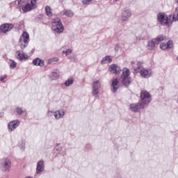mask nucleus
<instances>
[{
    "instance_id": "c9c22d12",
    "label": "nucleus",
    "mask_w": 178,
    "mask_h": 178,
    "mask_svg": "<svg viewBox=\"0 0 178 178\" xmlns=\"http://www.w3.org/2000/svg\"><path fill=\"white\" fill-rule=\"evenodd\" d=\"M72 62L76 63L79 61V59L76 58V56H72V58H69Z\"/></svg>"
},
{
    "instance_id": "f3484780",
    "label": "nucleus",
    "mask_w": 178,
    "mask_h": 178,
    "mask_svg": "<svg viewBox=\"0 0 178 178\" xmlns=\"http://www.w3.org/2000/svg\"><path fill=\"white\" fill-rule=\"evenodd\" d=\"M32 63H33L34 65L40 66V67H44V62L42 59H40L38 58H35L33 61H32Z\"/></svg>"
},
{
    "instance_id": "cd10ccee",
    "label": "nucleus",
    "mask_w": 178,
    "mask_h": 178,
    "mask_svg": "<svg viewBox=\"0 0 178 178\" xmlns=\"http://www.w3.org/2000/svg\"><path fill=\"white\" fill-rule=\"evenodd\" d=\"M166 46L168 47V49H170L172 48H173L174 46V42L172 40H168L166 43Z\"/></svg>"
},
{
    "instance_id": "20e7f679",
    "label": "nucleus",
    "mask_w": 178,
    "mask_h": 178,
    "mask_svg": "<svg viewBox=\"0 0 178 178\" xmlns=\"http://www.w3.org/2000/svg\"><path fill=\"white\" fill-rule=\"evenodd\" d=\"M0 165H1V169H3V171L10 172L12 166V163L9 159L6 158L1 159V163H0Z\"/></svg>"
},
{
    "instance_id": "2f4dec72",
    "label": "nucleus",
    "mask_w": 178,
    "mask_h": 178,
    "mask_svg": "<svg viewBox=\"0 0 178 178\" xmlns=\"http://www.w3.org/2000/svg\"><path fill=\"white\" fill-rule=\"evenodd\" d=\"M174 22H178V14H177V17H175V15L172 16V20L170 19V22H172V25Z\"/></svg>"
},
{
    "instance_id": "79ce46f5",
    "label": "nucleus",
    "mask_w": 178,
    "mask_h": 178,
    "mask_svg": "<svg viewBox=\"0 0 178 178\" xmlns=\"http://www.w3.org/2000/svg\"><path fill=\"white\" fill-rule=\"evenodd\" d=\"M7 78V75H4L3 77L0 78V81H3L4 79Z\"/></svg>"
},
{
    "instance_id": "423d86ee",
    "label": "nucleus",
    "mask_w": 178,
    "mask_h": 178,
    "mask_svg": "<svg viewBox=\"0 0 178 178\" xmlns=\"http://www.w3.org/2000/svg\"><path fill=\"white\" fill-rule=\"evenodd\" d=\"M53 23L56 26V28L54 29V31L56 32L57 33H60L63 32L64 26L63 25L62 22L60 19L54 20Z\"/></svg>"
},
{
    "instance_id": "72a5a7b5",
    "label": "nucleus",
    "mask_w": 178,
    "mask_h": 178,
    "mask_svg": "<svg viewBox=\"0 0 178 178\" xmlns=\"http://www.w3.org/2000/svg\"><path fill=\"white\" fill-rule=\"evenodd\" d=\"M160 48H161L162 50H164V51L168 49V47H167V44H165V43H163V44H160Z\"/></svg>"
},
{
    "instance_id": "ddd939ff",
    "label": "nucleus",
    "mask_w": 178,
    "mask_h": 178,
    "mask_svg": "<svg viewBox=\"0 0 178 178\" xmlns=\"http://www.w3.org/2000/svg\"><path fill=\"white\" fill-rule=\"evenodd\" d=\"M14 28V25L12 24H4L1 26H0V31L1 32L6 33L8 31H10L11 29Z\"/></svg>"
},
{
    "instance_id": "ea45409f",
    "label": "nucleus",
    "mask_w": 178,
    "mask_h": 178,
    "mask_svg": "<svg viewBox=\"0 0 178 178\" xmlns=\"http://www.w3.org/2000/svg\"><path fill=\"white\" fill-rule=\"evenodd\" d=\"M63 149V147H58V146L56 147V149L58 152V154H60V152H62Z\"/></svg>"
},
{
    "instance_id": "0eeeda50",
    "label": "nucleus",
    "mask_w": 178,
    "mask_h": 178,
    "mask_svg": "<svg viewBox=\"0 0 178 178\" xmlns=\"http://www.w3.org/2000/svg\"><path fill=\"white\" fill-rule=\"evenodd\" d=\"M23 36H25V38H24V42L18 44V46L21 47V51H24V49L28 47L29 42V39L30 36L29 34L27 32H24Z\"/></svg>"
},
{
    "instance_id": "7c9ffc66",
    "label": "nucleus",
    "mask_w": 178,
    "mask_h": 178,
    "mask_svg": "<svg viewBox=\"0 0 178 178\" xmlns=\"http://www.w3.org/2000/svg\"><path fill=\"white\" fill-rule=\"evenodd\" d=\"M56 112H57V114H58V116L59 119L64 117V115H65V111H58Z\"/></svg>"
},
{
    "instance_id": "f03ea898",
    "label": "nucleus",
    "mask_w": 178,
    "mask_h": 178,
    "mask_svg": "<svg viewBox=\"0 0 178 178\" xmlns=\"http://www.w3.org/2000/svg\"><path fill=\"white\" fill-rule=\"evenodd\" d=\"M156 20L161 26H167L168 27L172 26V22H170L169 17L165 13H159L156 15Z\"/></svg>"
},
{
    "instance_id": "a18cd8bd",
    "label": "nucleus",
    "mask_w": 178,
    "mask_h": 178,
    "mask_svg": "<svg viewBox=\"0 0 178 178\" xmlns=\"http://www.w3.org/2000/svg\"><path fill=\"white\" fill-rule=\"evenodd\" d=\"M168 19H170V18H172V15H170L168 16Z\"/></svg>"
},
{
    "instance_id": "09e8293b",
    "label": "nucleus",
    "mask_w": 178,
    "mask_h": 178,
    "mask_svg": "<svg viewBox=\"0 0 178 178\" xmlns=\"http://www.w3.org/2000/svg\"><path fill=\"white\" fill-rule=\"evenodd\" d=\"M176 60H177V63H178V56L176 58Z\"/></svg>"
},
{
    "instance_id": "c03bdc74",
    "label": "nucleus",
    "mask_w": 178,
    "mask_h": 178,
    "mask_svg": "<svg viewBox=\"0 0 178 178\" xmlns=\"http://www.w3.org/2000/svg\"><path fill=\"white\" fill-rule=\"evenodd\" d=\"M175 10V12H177V14H178V7H177V8H176Z\"/></svg>"
},
{
    "instance_id": "de8ad7c7",
    "label": "nucleus",
    "mask_w": 178,
    "mask_h": 178,
    "mask_svg": "<svg viewBox=\"0 0 178 178\" xmlns=\"http://www.w3.org/2000/svg\"><path fill=\"white\" fill-rule=\"evenodd\" d=\"M131 65H134V64H135V62L131 61Z\"/></svg>"
},
{
    "instance_id": "e433bc0d",
    "label": "nucleus",
    "mask_w": 178,
    "mask_h": 178,
    "mask_svg": "<svg viewBox=\"0 0 178 178\" xmlns=\"http://www.w3.org/2000/svg\"><path fill=\"white\" fill-rule=\"evenodd\" d=\"M92 0H83L82 3L83 5H89L90 2H91Z\"/></svg>"
},
{
    "instance_id": "473e14b6",
    "label": "nucleus",
    "mask_w": 178,
    "mask_h": 178,
    "mask_svg": "<svg viewBox=\"0 0 178 178\" xmlns=\"http://www.w3.org/2000/svg\"><path fill=\"white\" fill-rule=\"evenodd\" d=\"M23 35H24V33H22V35H21V37H19V41H18V44L24 43V40L25 36H23Z\"/></svg>"
},
{
    "instance_id": "6ab92c4d",
    "label": "nucleus",
    "mask_w": 178,
    "mask_h": 178,
    "mask_svg": "<svg viewBox=\"0 0 178 178\" xmlns=\"http://www.w3.org/2000/svg\"><path fill=\"white\" fill-rule=\"evenodd\" d=\"M106 61H107L108 63H111L113 62V58L110 56H106L104 58H102L101 60V64L104 65L106 64Z\"/></svg>"
},
{
    "instance_id": "2eb2a0df",
    "label": "nucleus",
    "mask_w": 178,
    "mask_h": 178,
    "mask_svg": "<svg viewBox=\"0 0 178 178\" xmlns=\"http://www.w3.org/2000/svg\"><path fill=\"white\" fill-rule=\"evenodd\" d=\"M119 80L118 79H113L112 81V83H111V87H112V92H114V93H116L119 89Z\"/></svg>"
},
{
    "instance_id": "9b49d317",
    "label": "nucleus",
    "mask_w": 178,
    "mask_h": 178,
    "mask_svg": "<svg viewBox=\"0 0 178 178\" xmlns=\"http://www.w3.org/2000/svg\"><path fill=\"white\" fill-rule=\"evenodd\" d=\"M140 74L141 77L145 78V79H148L152 76V71L150 70H146L144 67H143L140 70Z\"/></svg>"
},
{
    "instance_id": "6e6552de",
    "label": "nucleus",
    "mask_w": 178,
    "mask_h": 178,
    "mask_svg": "<svg viewBox=\"0 0 178 178\" xmlns=\"http://www.w3.org/2000/svg\"><path fill=\"white\" fill-rule=\"evenodd\" d=\"M101 88V83L99 81H95L92 83V96H97L99 94V89Z\"/></svg>"
},
{
    "instance_id": "39448f33",
    "label": "nucleus",
    "mask_w": 178,
    "mask_h": 178,
    "mask_svg": "<svg viewBox=\"0 0 178 178\" xmlns=\"http://www.w3.org/2000/svg\"><path fill=\"white\" fill-rule=\"evenodd\" d=\"M36 3L37 0H31V4H25L24 7H22V11H24V13H28L32 10L37 8Z\"/></svg>"
},
{
    "instance_id": "3c124183",
    "label": "nucleus",
    "mask_w": 178,
    "mask_h": 178,
    "mask_svg": "<svg viewBox=\"0 0 178 178\" xmlns=\"http://www.w3.org/2000/svg\"><path fill=\"white\" fill-rule=\"evenodd\" d=\"M115 1H119V0H115Z\"/></svg>"
},
{
    "instance_id": "1a4fd4ad",
    "label": "nucleus",
    "mask_w": 178,
    "mask_h": 178,
    "mask_svg": "<svg viewBox=\"0 0 178 178\" xmlns=\"http://www.w3.org/2000/svg\"><path fill=\"white\" fill-rule=\"evenodd\" d=\"M108 70L111 74H119L122 72L120 67H119L116 64H112L111 65H110Z\"/></svg>"
},
{
    "instance_id": "4468645a",
    "label": "nucleus",
    "mask_w": 178,
    "mask_h": 178,
    "mask_svg": "<svg viewBox=\"0 0 178 178\" xmlns=\"http://www.w3.org/2000/svg\"><path fill=\"white\" fill-rule=\"evenodd\" d=\"M20 124L19 120H13L8 123V130L10 131H14Z\"/></svg>"
},
{
    "instance_id": "bb28decb",
    "label": "nucleus",
    "mask_w": 178,
    "mask_h": 178,
    "mask_svg": "<svg viewBox=\"0 0 178 178\" xmlns=\"http://www.w3.org/2000/svg\"><path fill=\"white\" fill-rule=\"evenodd\" d=\"M48 113H51V114L49 115L50 116H53L54 115L55 119H56V120L60 119L57 111H48Z\"/></svg>"
},
{
    "instance_id": "9d476101",
    "label": "nucleus",
    "mask_w": 178,
    "mask_h": 178,
    "mask_svg": "<svg viewBox=\"0 0 178 178\" xmlns=\"http://www.w3.org/2000/svg\"><path fill=\"white\" fill-rule=\"evenodd\" d=\"M15 55V57H17V59L19 60V61H26L29 59L28 55H26L24 51H17Z\"/></svg>"
},
{
    "instance_id": "a878e982",
    "label": "nucleus",
    "mask_w": 178,
    "mask_h": 178,
    "mask_svg": "<svg viewBox=\"0 0 178 178\" xmlns=\"http://www.w3.org/2000/svg\"><path fill=\"white\" fill-rule=\"evenodd\" d=\"M26 4V1L24 0H18V8L23 9V7Z\"/></svg>"
},
{
    "instance_id": "c85d7f7f",
    "label": "nucleus",
    "mask_w": 178,
    "mask_h": 178,
    "mask_svg": "<svg viewBox=\"0 0 178 178\" xmlns=\"http://www.w3.org/2000/svg\"><path fill=\"white\" fill-rule=\"evenodd\" d=\"M15 111L17 112V113H18V115H22L24 113V111L22 110V108H20V107H17V108H15Z\"/></svg>"
},
{
    "instance_id": "58836bf2",
    "label": "nucleus",
    "mask_w": 178,
    "mask_h": 178,
    "mask_svg": "<svg viewBox=\"0 0 178 178\" xmlns=\"http://www.w3.org/2000/svg\"><path fill=\"white\" fill-rule=\"evenodd\" d=\"M59 154L62 155V156H65L66 155V152H65V149H63L61 150V152H59Z\"/></svg>"
},
{
    "instance_id": "7ed1b4c3",
    "label": "nucleus",
    "mask_w": 178,
    "mask_h": 178,
    "mask_svg": "<svg viewBox=\"0 0 178 178\" xmlns=\"http://www.w3.org/2000/svg\"><path fill=\"white\" fill-rule=\"evenodd\" d=\"M130 76V70L128 68H124L122 74H121L122 83L126 88H128L132 82V79Z\"/></svg>"
},
{
    "instance_id": "a19ab883",
    "label": "nucleus",
    "mask_w": 178,
    "mask_h": 178,
    "mask_svg": "<svg viewBox=\"0 0 178 178\" xmlns=\"http://www.w3.org/2000/svg\"><path fill=\"white\" fill-rule=\"evenodd\" d=\"M119 49H120V45L117 44L114 48L115 51L118 52L119 51Z\"/></svg>"
},
{
    "instance_id": "412c9836",
    "label": "nucleus",
    "mask_w": 178,
    "mask_h": 178,
    "mask_svg": "<svg viewBox=\"0 0 178 178\" xmlns=\"http://www.w3.org/2000/svg\"><path fill=\"white\" fill-rule=\"evenodd\" d=\"M60 74L56 72H52L50 73L51 80H56L59 78Z\"/></svg>"
},
{
    "instance_id": "a211bd4d",
    "label": "nucleus",
    "mask_w": 178,
    "mask_h": 178,
    "mask_svg": "<svg viewBox=\"0 0 178 178\" xmlns=\"http://www.w3.org/2000/svg\"><path fill=\"white\" fill-rule=\"evenodd\" d=\"M156 44V41L153 38L152 40H149L147 42V47H149V50H154L155 49Z\"/></svg>"
},
{
    "instance_id": "c756f323",
    "label": "nucleus",
    "mask_w": 178,
    "mask_h": 178,
    "mask_svg": "<svg viewBox=\"0 0 178 178\" xmlns=\"http://www.w3.org/2000/svg\"><path fill=\"white\" fill-rule=\"evenodd\" d=\"M11 64H10V68L15 69L17 67V63L13 60H10Z\"/></svg>"
},
{
    "instance_id": "4be33fe9",
    "label": "nucleus",
    "mask_w": 178,
    "mask_h": 178,
    "mask_svg": "<svg viewBox=\"0 0 178 178\" xmlns=\"http://www.w3.org/2000/svg\"><path fill=\"white\" fill-rule=\"evenodd\" d=\"M63 15L67 16V17H72L74 16V13L70 10H63Z\"/></svg>"
},
{
    "instance_id": "aec40b11",
    "label": "nucleus",
    "mask_w": 178,
    "mask_h": 178,
    "mask_svg": "<svg viewBox=\"0 0 178 178\" xmlns=\"http://www.w3.org/2000/svg\"><path fill=\"white\" fill-rule=\"evenodd\" d=\"M166 39H167L166 36H164V35H159L157 38H154L156 44H159L160 42H161L162 41L165 40Z\"/></svg>"
},
{
    "instance_id": "393cba45",
    "label": "nucleus",
    "mask_w": 178,
    "mask_h": 178,
    "mask_svg": "<svg viewBox=\"0 0 178 178\" xmlns=\"http://www.w3.org/2000/svg\"><path fill=\"white\" fill-rule=\"evenodd\" d=\"M74 83V79L71 78L67 79L65 82V86L66 87L70 86L71 85H72Z\"/></svg>"
},
{
    "instance_id": "f8f14e48",
    "label": "nucleus",
    "mask_w": 178,
    "mask_h": 178,
    "mask_svg": "<svg viewBox=\"0 0 178 178\" xmlns=\"http://www.w3.org/2000/svg\"><path fill=\"white\" fill-rule=\"evenodd\" d=\"M131 17V12L129 10H124L122 13V19L123 22H127Z\"/></svg>"
},
{
    "instance_id": "37998d69",
    "label": "nucleus",
    "mask_w": 178,
    "mask_h": 178,
    "mask_svg": "<svg viewBox=\"0 0 178 178\" xmlns=\"http://www.w3.org/2000/svg\"><path fill=\"white\" fill-rule=\"evenodd\" d=\"M136 39L137 40H143V38H142L141 36H137V37H136Z\"/></svg>"
},
{
    "instance_id": "4c0bfd02",
    "label": "nucleus",
    "mask_w": 178,
    "mask_h": 178,
    "mask_svg": "<svg viewBox=\"0 0 178 178\" xmlns=\"http://www.w3.org/2000/svg\"><path fill=\"white\" fill-rule=\"evenodd\" d=\"M19 147V148H21V149L24 150L25 149V143H24V141H22V144L18 145Z\"/></svg>"
},
{
    "instance_id": "5701e85b",
    "label": "nucleus",
    "mask_w": 178,
    "mask_h": 178,
    "mask_svg": "<svg viewBox=\"0 0 178 178\" xmlns=\"http://www.w3.org/2000/svg\"><path fill=\"white\" fill-rule=\"evenodd\" d=\"M137 67L134 70V74L140 73V70L143 69V66L140 63H137Z\"/></svg>"
},
{
    "instance_id": "f257e3e1",
    "label": "nucleus",
    "mask_w": 178,
    "mask_h": 178,
    "mask_svg": "<svg viewBox=\"0 0 178 178\" xmlns=\"http://www.w3.org/2000/svg\"><path fill=\"white\" fill-rule=\"evenodd\" d=\"M152 101L151 95L147 91L140 92V100L136 104L129 105L130 110L133 112H139L140 109H144L145 105H148Z\"/></svg>"
},
{
    "instance_id": "8fccbe9b",
    "label": "nucleus",
    "mask_w": 178,
    "mask_h": 178,
    "mask_svg": "<svg viewBox=\"0 0 178 178\" xmlns=\"http://www.w3.org/2000/svg\"><path fill=\"white\" fill-rule=\"evenodd\" d=\"M26 178H33V177H26Z\"/></svg>"
},
{
    "instance_id": "b1692460",
    "label": "nucleus",
    "mask_w": 178,
    "mask_h": 178,
    "mask_svg": "<svg viewBox=\"0 0 178 178\" xmlns=\"http://www.w3.org/2000/svg\"><path fill=\"white\" fill-rule=\"evenodd\" d=\"M45 13L47 16L51 17L52 16V13H51V9L49 6H47L44 8Z\"/></svg>"
},
{
    "instance_id": "49530a36",
    "label": "nucleus",
    "mask_w": 178,
    "mask_h": 178,
    "mask_svg": "<svg viewBox=\"0 0 178 178\" xmlns=\"http://www.w3.org/2000/svg\"><path fill=\"white\" fill-rule=\"evenodd\" d=\"M175 1L178 5V0H175Z\"/></svg>"
},
{
    "instance_id": "f704fd0d",
    "label": "nucleus",
    "mask_w": 178,
    "mask_h": 178,
    "mask_svg": "<svg viewBox=\"0 0 178 178\" xmlns=\"http://www.w3.org/2000/svg\"><path fill=\"white\" fill-rule=\"evenodd\" d=\"M72 52V49H67L65 51H63V53H65L66 56L69 55Z\"/></svg>"
},
{
    "instance_id": "dca6fc26",
    "label": "nucleus",
    "mask_w": 178,
    "mask_h": 178,
    "mask_svg": "<svg viewBox=\"0 0 178 178\" xmlns=\"http://www.w3.org/2000/svg\"><path fill=\"white\" fill-rule=\"evenodd\" d=\"M44 170V161L40 160L37 163L36 173L40 174L41 172H43Z\"/></svg>"
}]
</instances>
